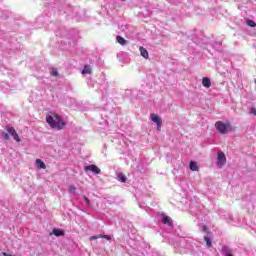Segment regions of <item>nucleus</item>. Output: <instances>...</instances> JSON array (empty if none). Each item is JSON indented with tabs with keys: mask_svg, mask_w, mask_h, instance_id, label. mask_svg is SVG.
Listing matches in <instances>:
<instances>
[{
	"mask_svg": "<svg viewBox=\"0 0 256 256\" xmlns=\"http://www.w3.org/2000/svg\"><path fill=\"white\" fill-rule=\"evenodd\" d=\"M5 130L9 133V135H11L13 137V139L17 142V143H21V138H19V134H17V131L15 130V128L13 126H6Z\"/></svg>",
	"mask_w": 256,
	"mask_h": 256,
	"instance_id": "nucleus-3",
	"label": "nucleus"
},
{
	"mask_svg": "<svg viewBox=\"0 0 256 256\" xmlns=\"http://www.w3.org/2000/svg\"><path fill=\"white\" fill-rule=\"evenodd\" d=\"M50 74L52 75V77H59V72L56 68H52Z\"/></svg>",
	"mask_w": 256,
	"mask_h": 256,
	"instance_id": "nucleus-18",
	"label": "nucleus"
},
{
	"mask_svg": "<svg viewBox=\"0 0 256 256\" xmlns=\"http://www.w3.org/2000/svg\"><path fill=\"white\" fill-rule=\"evenodd\" d=\"M36 167L37 169H47V165L41 159H36Z\"/></svg>",
	"mask_w": 256,
	"mask_h": 256,
	"instance_id": "nucleus-11",
	"label": "nucleus"
},
{
	"mask_svg": "<svg viewBox=\"0 0 256 256\" xmlns=\"http://www.w3.org/2000/svg\"><path fill=\"white\" fill-rule=\"evenodd\" d=\"M116 41L120 44V45H125L127 43V40H125V38L121 37V36H117L116 37Z\"/></svg>",
	"mask_w": 256,
	"mask_h": 256,
	"instance_id": "nucleus-16",
	"label": "nucleus"
},
{
	"mask_svg": "<svg viewBox=\"0 0 256 256\" xmlns=\"http://www.w3.org/2000/svg\"><path fill=\"white\" fill-rule=\"evenodd\" d=\"M75 191H77V188H76L75 186H70V187H69V192H70V193H73V194H74Z\"/></svg>",
	"mask_w": 256,
	"mask_h": 256,
	"instance_id": "nucleus-22",
	"label": "nucleus"
},
{
	"mask_svg": "<svg viewBox=\"0 0 256 256\" xmlns=\"http://www.w3.org/2000/svg\"><path fill=\"white\" fill-rule=\"evenodd\" d=\"M1 136L3 137V139H5L6 141H9L10 137H9V134L5 133V132H2L1 133Z\"/></svg>",
	"mask_w": 256,
	"mask_h": 256,
	"instance_id": "nucleus-20",
	"label": "nucleus"
},
{
	"mask_svg": "<svg viewBox=\"0 0 256 256\" xmlns=\"http://www.w3.org/2000/svg\"><path fill=\"white\" fill-rule=\"evenodd\" d=\"M84 171H92L95 175H99V173H101V169L94 164L84 167Z\"/></svg>",
	"mask_w": 256,
	"mask_h": 256,
	"instance_id": "nucleus-5",
	"label": "nucleus"
},
{
	"mask_svg": "<svg viewBox=\"0 0 256 256\" xmlns=\"http://www.w3.org/2000/svg\"><path fill=\"white\" fill-rule=\"evenodd\" d=\"M150 119L156 123L158 131H161V118L157 114H150Z\"/></svg>",
	"mask_w": 256,
	"mask_h": 256,
	"instance_id": "nucleus-6",
	"label": "nucleus"
},
{
	"mask_svg": "<svg viewBox=\"0 0 256 256\" xmlns=\"http://www.w3.org/2000/svg\"><path fill=\"white\" fill-rule=\"evenodd\" d=\"M215 127H216L217 131H219V133H221L222 135H225V134L229 133V131H231L230 123L225 124L221 121H218L215 123Z\"/></svg>",
	"mask_w": 256,
	"mask_h": 256,
	"instance_id": "nucleus-2",
	"label": "nucleus"
},
{
	"mask_svg": "<svg viewBox=\"0 0 256 256\" xmlns=\"http://www.w3.org/2000/svg\"><path fill=\"white\" fill-rule=\"evenodd\" d=\"M204 241L206 242L207 247H213V243L211 242V239L209 237L205 236Z\"/></svg>",
	"mask_w": 256,
	"mask_h": 256,
	"instance_id": "nucleus-17",
	"label": "nucleus"
},
{
	"mask_svg": "<svg viewBox=\"0 0 256 256\" xmlns=\"http://www.w3.org/2000/svg\"><path fill=\"white\" fill-rule=\"evenodd\" d=\"M52 234L55 235V237H63L65 235V231L61 229L54 228L52 230Z\"/></svg>",
	"mask_w": 256,
	"mask_h": 256,
	"instance_id": "nucleus-9",
	"label": "nucleus"
},
{
	"mask_svg": "<svg viewBox=\"0 0 256 256\" xmlns=\"http://www.w3.org/2000/svg\"><path fill=\"white\" fill-rule=\"evenodd\" d=\"M250 113H252L253 115H256V109L255 108H251Z\"/></svg>",
	"mask_w": 256,
	"mask_h": 256,
	"instance_id": "nucleus-23",
	"label": "nucleus"
},
{
	"mask_svg": "<svg viewBox=\"0 0 256 256\" xmlns=\"http://www.w3.org/2000/svg\"><path fill=\"white\" fill-rule=\"evenodd\" d=\"M255 83H256V80H255Z\"/></svg>",
	"mask_w": 256,
	"mask_h": 256,
	"instance_id": "nucleus-25",
	"label": "nucleus"
},
{
	"mask_svg": "<svg viewBox=\"0 0 256 256\" xmlns=\"http://www.w3.org/2000/svg\"><path fill=\"white\" fill-rule=\"evenodd\" d=\"M81 73L82 75H91L93 71L91 70V67H89V65H85Z\"/></svg>",
	"mask_w": 256,
	"mask_h": 256,
	"instance_id": "nucleus-13",
	"label": "nucleus"
},
{
	"mask_svg": "<svg viewBox=\"0 0 256 256\" xmlns=\"http://www.w3.org/2000/svg\"><path fill=\"white\" fill-rule=\"evenodd\" d=\"M118 181H121V183H125L127 181V176L123 173L118 174Z\"/></svg>",
	"mask_w": 256,
	"mask_h": 256,
	"instance_id": "nucleus-15",
	"label": "nucleus"
},
{
	"mask_svg": "<svg viewBox=\"0 0 256 256\" xmlns=\"http://www.w3.org/2000/svg\"><path fill=\"white\" fill-rule=\"evenodd\" d=\"M190 169H191L192 171H199V166L197 165V162L191 161V162H190Z\"/></svg>",
	"mask_w": 256,
	"mask_h": 256,
	"instance_id": "nucleus-14",
	"label": "nucleus"
},
{
	"mask_svg": "<svg viewBox=\"0 0 256 256\" xmlns=\"http://www.w3.org/2000/svg\"><path fill=\"white\" fill-rule=\"evenodd\" d=\"M217 159H218V162H217L218 167H223V165L227 163V157H225V153L223 152H218Z\"/></svg>",
	"mask_w": 256,
	"mask_h": 256,
	"instance_id": "nucleus-4",
	"label": "nucleus"
},
{
	"mask_svg": "<svg viewBox=\"0 0 256 256\" xmlns=\"http://www.w3.org/2000/svg\"><path fill=\"white\" fill-rule=\"evenodd\" d=\"M95 239H107V241H110L111 240V236L100 234L98 236H91L90 237V241H93Z\"/></svg>",
	"mask_w": 256,
	"mask_h": 256,
	"instance_id": "nucleus-8",
	"label": "nucleus"
},
{
	"mask_svg": "<svg viewBox=\"0 0 256 256\" xmlns=\"http://www.w3.org/2000/svg\"><path fill=\"white\" fill-rule=\"evenodd\" d=\"M246 23L248 27H256V23L253 20H247Z\"/></svg>",
	"mask_w": 256,
	"mask_h": 256,
	"instance_id": "nucleus-19",
	"label": "nucleus"
},
{
	"mask_svg": "<svg viewBox=\"0 0 256 256\" xmlns=\"http://www.w3.org/2000/svg\"><path fill=\"white\" fill-rule=\"evenodd\" d=\"M203 230H204V231H207V226H203Z\"/></svg>",
	"mask_w": 256,
	"mask_h": 256,
	"instance_id": "nucleus-24",
	"label": "nucleus"
},
{
	"mask_svg": "<svg viewBox=\"0 0 256 256\" xmlns=\"http://www.w3.org/2000/svg\"><path fill=\"white\" fill-rule=\"evenodd\" d=\"M140 55L144 57V59H149V52L147 49L143 48V46L139 47Z\"/></svg>",
	"mask_w": 256,
	"mask_h": 256,
	"instance_id": "nucleus-10",
	"label": "nucleus"
},
{
	"mask_svg": "<svg viewBox=\"0 0 256 256\" xmlns=\"http://www.w3.org/2000/svg\"><path fill=\"white\" fill-rule=\"evenodd\" d=\"M202 85L203 87H206V89H209V87H211V79L204 77L202 79Z\"/></svg>",
	"mask_w": 256,
	"mask_h": 256,
	"instance_id": "nucleus-12",
	"label": "nucleus"
},
{
	"mask_svg": "<svg viewBox=\"0 0 256 256\" xmlns=\"http://www.w3.org/2000/svg\"><path fill=\"white\" fill-rule=\"evenodd\" d=\"M162 223L171 227V225H173V220L171 219V217L163 215Z\"/></svg>",
	"mask_w": 256,
	"mask_h": 256,
	"instance_id": "nucleus-7",
	"label": "nucleus"
},
{
	"mask_svg": "<svg viewBox=\"0 0 256 256\" xmlns=\"http://www.w3.org/2000/svg\"><path fill=\"white\" fill-rule=\"evenodd\" d=\"M46 123H48L51 129H57L58 131H61V129H64L67 125L65 122H63V119H61L59 114L48 115L46 117Z\"/></svg>",
	"mask_w": 256,
	"mask_h": 256,
	"instance_id": "nucleus-1",
	"label": "nucleus"
},
{
	"mask_svg": "<svg viewBox=\"0 0 256 256\" xmlns=\"http://www.w3.org/2000/svg\"><path fill=\"white\" fill-rule=\"evenodd\" d=\"M83 199L86 202V204L88 205V207H91V200H89V198H87V196H83Z\"/></svg>",
	"mask_w": 256,
	"mask_h": 256,
	"instance_id": "nucleus-21",
	"label": "nucleus"
}]
</instances>
